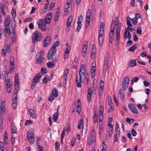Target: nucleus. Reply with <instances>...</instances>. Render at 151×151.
<instances>
[{"mask_svg": "<svg viewBox=\"0 0 151 151\" xmlns=\"http://www.w3.org/2000/svg\"><path fill=\"white\" fill-rule=\"evenodd\" d=\"M115 28L116 31V38L115 39L116 45H118L120 40V31L121 29V23L119 22V20L117 17L114 19V20L112 21L111 25V30L114 29V32Z\"/></svg>", "mask_w": 151, "mask_h": 151, "instance_id": "f257e3e1", "label": "nucleus"}, {"mask_svg": "<svg viewBox=\"0 0 151 151\" xmlns=\"http://www.w3.org/2000/svg\"><path fill=\"white\" fill-rule=\"evenodd\" d=\"M86 71V69L84 65H80V68L79 71V78L78 79V77L76 76V83L77 86L78 87H81V83L82 82L81 79H83L85 77V75Z\"/></svg>", "mask_w": 151, "mask_h": 151, "instance_id": "f03ea898", "label": "nucleus"}, {"mask_svg": "<svg viewBox=\"0 0 151 151\" xmlns=\"http://www.w3.org/2000/svg\"><path fill=\"white\" fill-rule=\"evenodd\" d=\"M60 43L59 41H56L54 43L53 45L51 47V50L48 52L47 56L48 59H51V58L55 54L56 52V47L59 45Z\"/></svg>", "mask_w": 151, "mask_h": 151, "instance_id": "7ed1b4c3", "label": "nucleus"}, {"mask_svg": "<svg viewBox=\"0 0 151 151\" xmlns=\"http://www.w3.org/2000/svg\"><path fill=\"white\" fill-rule=\"evenodd\" d=\"M42 38V34L38 32L37 31H35L32 36V42L34 44L37 41H39Z\"/></svg>", "mask_w": 151, "mask_h": 151, "instance_id": "20e7f679", "label": "nucleus"}, {"mask_svg": "<svg viewBox=\"0 0 151 151\" xmlns=\"http://www.w3.org/2000/svg\"><path fill=\"white\" fill-rule=\"evenodd\" d=\"M129 79L128 76H125L122 82V89L125 91L127 89L129 85Z\"/></svg>", "mask_w": 151, "mask_h": 151, "instance_id": "39448f33", "label": "nucleus"}, {"mask_svg": "<svg viewBox=\"0 0 151 151\" xmlns=\"http://www.w3.org/2000/svg\"><path fill=\"white\" fill-rule=\"evenodd\" d=\"M44 54L43 51H42L37 53L36 60L37 64H40L42 62L44 61Z\"/></svg>", "mask_w": 151, "mask_h": 151, "instance_id": "423d86ee", "label": "nucleus"}, {"mask_svg": "<svg viewBox=\"0 0 151 151\" xmlns=\"http://www.w3.org/2000/svg\"><path fill=\"white\" fill-rule=\"evenodd\" d=\"M104 32L103 29H100L99 32V45L100 46H102L103 45L104 40L103 35L104 34Z\"/></svg>", "mask_w": 151, "mask_h": 151, "instance_id": "0eeeda50", "label": "nucleus"}, {"mask_svg": "<svg viewBox=\"0 0 151 151\" xmlns=\"http://www.w3.org/2000/svg\"><path fill=\"white\" fill-rule=\"evenodd\" d=\"M35 136L34 134L32 132L28 131L27 133V138L29 142L31 144L34 143L35 141Z\"/></svg>", "mask_w": 151, "mask_h": 151, "instance_id": "6e6552de", "label": "nucleus"}, {"mask_svg": "<svg viewBox=\"0 0 151 151\" xmlns=\"http://www.w3.org/2000/svg\"><path fill=\"white\" fill-rule=\"evenodd\" d=\"M38 25L39 26V28L42 31H44L46 30L47 28L46 27V23L45 20L42 19L40 20L38 22Z\"/></svg>", "mask_w": 151, "mask_h": 151, "instance_id": "1a4fd4ad", "label": "nucleus"}, {"mask_svg": "<svg viewBox=\"0 0 151 151\" xmlns=\"http://www.w3.org/2000/svg\"><path fill=\"white\" fill-rule=\"evenodd\" d=\"M91 12L90 9H88V10L86 13V27L87 29L90 25V23L91 20Z\"/></svg>", "mask_w": 151, "mask_h": 151, "instance_id": "9d476101", "label": "nucleus"}, {"mask_svg": "<svg viewBox=\"0 0 151 151\" xmlns=\"http://www.w3.org/2000/svg\"><path fill=\"white\" fill-rule=\"evenodd\" d=\"M51 39L50 36H47L45 39L44 42L43 43V46L45 47L51 43Z\"/></svg>", "mask_w": 151, "mask_h": 151, "instance_id": "9b49d317", "label": "nucleus"}, {"mask_svg": "<svg viewBox=\"0 0 151 151\" xmlns=\"http://www.w3.org/2000/svg\"><path fill=\"white\" fill-rule=\"evenodd\" d=\"M73 21V17L71 16H70L68 19L67 22V27L66 30L67 32L70 29V27L71 25V23Z\"/></svg>", "mask_w": 151, "mask_h": 151, "instance_id": "f8f14e48", "label": "nucleus"}, {"mask_svg": "<svg viewBox=\"0 0 151 151\" xmlns=\"http://www.w3.org/2000/svg\"><path fill=\"white\" fill-rule=\"evenodd\" d=\"M87 45L88 42L87 41H85L83 43L82 52V54L83 57L84 56L86 53L87 49Z\"/></svg>", "mask_w": 151, "mask_h": 151, "instance_id": "ddd939ff", "label": "nucleus"}, {"mask_svg": "<svg viewBox=\"0 0 151 151\" xmlns=\"http://www.w3.org/2000/svg\"><path fill=\"white\" fill-rule=\"evenodd\" d=\"M42 75L41 73L37 74L36 76L34 78L33 81L36 83H38L39 81L40 78L42 76Z\"/></svg>", "mask_w": 151, "mask_h": 151, "instance_id": "4468645a", "label": "nucleus"}, {"mask_svg": "<svg viewBox=\"0 0 151 151\" xmlns=\"http://www.w3.org/2000/svg\"><path fill=\"white\" fill-rule=\"evenodd\" d=\"M114 29L111 30L110 32V35L109 37V42L111 43L114 39Z\"/></svg>", "mask_w": 151, "mask_h": 151, "instance_id": "2eb2a0df", "label": "nucleus"}, {"mask_svg": "<svg viewBox=\"0 0 151 151\" xmlns=\"http://www.w3.org/2000/svg\"><path fill=\"white\" fill-rule=\"evenodd\" d=\"M11 68L12 70L14 69L15 68V65L14 63V59L13 57L11 56L10 58V62Z\"/></svg>", "mask_w": 151, "mask_h": 151, "instance_id": "dca6fc26", "label": "nucleus"}, {"mask_svg": "<svg viewBox=\"0 0 151 151\" xmlns=\"http://www.w3.org/2000/svg\"><path fill=\"white\" fill-rule=\"evenodd\" d=\"M10 19L9 17L7 16L5 18V21L4 22V25L5 27H8L9 26Z\"/></svg>", "mask_w": 151, "mask_h": 151, "instance_id": "f3484780", "label": "nucleus"}, {"mask_svg": "<svg viewBox=\"0 0 151 151\" xmlns=\"http://www.w3.org/2000/svg\"><path fill=\"white\" fill-rule=\"evenodd\" d=\"M118 93L119 95L120 98L122 100L124 99V95L125 94L122 92V90L121 89H120L118 92Z\"/></svg>", "mask_w": 151, "mask_h": 151, "instance_id": "a211bd4d", "label": "nucleus"}, {"mask_svg": "<svg viewBox=\"0 0 151 151\" xmlns=\"http://www.w3.org/2000/svg\"><path fill=\"white\" fill-rule=\"evenodd\" d=\"M69 70L68 68H67L65 70L64 73L63 79L65 82L67 80L68 74V73Z\"/></svg>", "mask_w": 151, "mask_h": 151, "instance_id": "6ab92c4d", "label": "nucleus"}, {"mask_svg": "<svg viewBox=\"0 0 151 151\" xmlns=\"http://www.w3.org/2000/svg\"><path fill=\"white\" fill-rule=\"evenodd\" d=\"M91 88H89L88 91V94H87V97L89 99L88 100V101L89 102V100L91 98Z\"/></svg>", "mask_w": 151, "mask_h": 151, "instance_id": "aec40b11", "label": "nucleus"}, {"mask_svg": "<svg viewBox=\"0 0 151 151\" xmlns=\"http://www.w3.org/2000/svg\"><path fill=\"white\" fill-rule=\"evenodd\" d=\"M12 96V102H17V95L16 92L14 91Z\"/></svg>", "mask_w": 151, "mask_h": 151, "instance_id": "412c9836", "label": "nucleus"}, {"mask_svg": "<svg viewBox=\"0 0 151 151\" xmlns=\"http://www.w3.org/2000/svg\"><path fill=\"white\" fill-rule=\"evenodd\" d=\"M29 114L31 117L33 118H35L36 117V115L33 112L34 110L32 109H30L29 111Z\"/></svg>", "mask_w": 151, "mask_h": 151, "instance_id": "4be33fe9", "label": "nucleus"}, {"mask_svg": "<svg viewBox=\"0 0 151 151\" xmlns=\"http://www.w3.org/2000/svg\"><path fill=\"white\" fill-rule=\"evenodd\" d=\"M137 44H135V45L132 46L129 48V51L132 52H134L135 50L137 48Z\"/></svg>", "mask_w": 151, "mask_h": 151, "instance_id": "5701e85b", "label": "nucleus"}, {"mask_svg": "<svg viewBox=\"0 0 151 151\" xmlns=\"http://www.w3.org/2000/svg\"><path fill=\"white\" fill-rule=\"evenodd\" d=\"M60 15V12L57 11L56 13H55L54 15V18L55 19V22H57L58 19V17Z\"/></svg>", "mask_w": 151, "mask_h": 151, "instance_id": "b1692460", "label": "nucleus"}, {"mask_svg": "<svg viewBox=\"0 0 151 151\" xmlns=\"http://www.w3.org/2000/svg\"><path fill=\"white\" fill-rule=\"evenodd\" d=\"M4 30L5 35L7 33L10 34L11 33V31L9 27H5V29H4Z\"/></svg>", "mask_w": 151, "mask_h": 151, "instance_id": "393cba45", "label": "nucleus"}, {"mask_svg": "<svg viewBox=\"0 0 151 151\" xmlns=\"http://www.w3.org/2000/svg\"><path fill=\"white\" fill-rule=\"evenodd\" d=\"M66 49L65 51V53L67 54H68L69 52L70 49V46L68 43L66 44Z\"/></svg>", "mask_w": 151, "mask_h": 151, "instance_id": "a878e982", "label": "nucleus"}, {"mask_svg": "<svg viewBox=\"0 0 151 151\" xmlns=\"http://www.w3.org/2000/svg\"><path fill=\"white\" fill-rule=\"evenodd\" d=\"M52 93L54 96L55 97H57L58 95V92L57 89L55 88H54L53 89Z\"/></svg>", "mask_w": 151, "mask_h": 151, "instance_id": "bb28decb", "label": "nucleus"}, {"mask_svg": "<svg viewBox=\"0 0 151 151\" xmlns=\"http://www.w3.org/2000/svg\"><path fill=\"white\" fill-rule=\"evenodd\" d=\"M129 65L130 66L133 67L136 65V62L135 60H132L129 61Z\"/></svg>", "mask_w": 151, "mask_h": 151, "instance_id": "cd10ccee", "label": "nucleus"}, {"mask_svg": "<svg viewBox=\"0 0 151 151\" xmlns=\"http://www.w3.org/2000/svg\"><path fill=\"white\" fill-rule=\"evenodd\" d=\"M58 113L55 112L53 116V121L55 122H56L58 120Z\"/></svg>", "mask_w": 151, "mask_h": 151, "instance_id": "c85d7f7f", "label": "nucleus"}, {"mask_svg": "<svg viewBox=\"0 0 151 151\" xmlns=\"http://www.w3.org/2000/svg\"><path fill=\"white\" fill-rule=\"evenodd\" d=\"M15 84H19V77L18 76V74L17 73H16L15 74Z\"/></svg>", "mask_w": 151, "mask_h": 151, "instance_id": "c756f323", "label": "nucleus"}, {"mask_svg": "<svg viewBox=\"0 0 151 151\" xmlns=\"http://www.w3.org/2000/svg\"><path fill=\"white\" fill-rule=\"evenodd\" d=\"M12 134L16 133L17 132V129L16 128L14 125L12 124Z\"/></svg>", "mask_w": 151, "mask_h": 151, "instance_id": "7c9ffc66", "label": "nucleus"}, {"mask_svg": "<svg viewBox=\"0 0 151 151\" xmlns=\"http://www.w3.org/2000/svg\"><path fill=\"white\" fill-rule=\"evenodd\" d=\"M83 120L82 119L79 120L78 123V128L79 129L81 128L83 124Z\"/></svg>", "mask_w": 151, "mask_h": 151, "instance_id": "2f4dec72", "label": "nucleus"}, {"mask_svg": "<svg viewBox=\"0 0 151 151\" xmlns=\"http://www.w3.org/2000/svg\"><path fill=\"white\" fill-rule=\"evenodd\" d=\"M47 71L46 68H42L41 69L40 72L39 73H41V74H42V73L45 74L47 73Z\"/></svg>", "mask_w": 151, "mask_h": 151, "instance_id": "473e14b6", "label": "nucleus"}, {"mask_svg": "<svg viewBox=\"0 0 151 151\" xmlns=\"http://www.w3.org/2000/svg\"><path fill=\"white\" fill-rule=\"evenodd\" d=\"M47 65L48 68H51L54 66V63L51 62L47 63Z\"/></svg>", "mask_w": 151, "mask_h": 151, "instance_id": "72a5a7b5", "label": "nucleus"}, {"mask_svg": "<svg viewBox=\"0 0 151 151\" xmlns=\"http://www.w3.org/2000/svg\"><path fill=\"white\" fill-rule=\"evenodd\" d=\"M102 149L101 150V151H106L107 148L106 145L105 144V142H102Z\"/></svg>", "mask_w": 151, "mask_h": 151, "instance_id": "f704fd0d", "label": "nucleus"}, {"mask_svg": "<svg viewBox=\"0 0 151 151\" xmlns=\"http://www.w3.org/2000/svg\"><path fill=\"white\" fill-rule=\"evenodd\" d=\"M126 121L127 122H128L129 124H132L133 122L135 121L133 119H130L129 118H127L126 119Z\"/></svg>", "mask_w": 151, "mask_h": 151, "instance_id": "c9c22d12", "label": "nucleus"}, {"mask_svg": "<svg viewBox=\"0 0 151 151\" xmlns=\"http://www.w3.org/2000/svg\"><path fill=\"white\" fill-rule=\"evenodd\" d=\"M127 25L129 26L132 27V26L130 22L131 21L130 20V18L129 17H127Z\"/></svg>", "mask_w": 151, "mask_h": 151, "instance_id": "e433bc0d", "label": "nucleus"}, {"mask_svg": "<svg viewBox=\"0 0 151 151\" xmlns=\"http://www.w3.org/2000/svg\"><path fill=\"white\" fill-rule=\"evenodd\" d=\"M70 4L66 3L64 6V10L65 12H66L67 11L69 8L70 7Z\"/></svg>", "mask_w": 151, "mask_h": 151, "instance_id": "4c0bfd02", "label": "nucleus"}, {"mask_svg": "<svg viewBox=\"0 0 151 151\" xmlns=\"http://www.w3.org/2000/svg\"><path fill=\"white\" fill-rule=\"evenodd\" d=\"M95 137H92V136H90L88 140L89 141V143L91 144L92 143L93 141L95 140Z\"/></svg>", "mask_w": 151, "mask_h": 151, "instance_id": "58836bf2", "label": "nucleus"}, {"mask_svg": "<svg viewBox=\"0 0 151 151\" xmlns=\"http://www.w3.org/2000/svg\"><path fill=\"white\" fill-rule=\"evenodd\" d=\"M113 131V129L112 128H109L108 131V132L109 134V137H111Z\"/></svg>", "mask_w": 151, "mask_h": 151, "instance_id": "ea45409f", "label": "nucleus"}, {"mask_svg": "<svg viewBox=\"0 0 151 151\" xmlns=\"http://www.w3.org/2000/svg\"><path fill=\"white\" fill-rule=\"evenodd\" d=\"M60 144L59 142H56L55 143V151H58L59 150V147H60Z\"/></svg>", "mask_w": 151, "mask_h": 151, "instance_id": "a19ab883", "label": "nucleus"}, {"mask_svg": "<svg viewBox=\"0 0 151 151\" xmlns=\"http://www.w3.org/2000/svg\"><path fill=\"white\" fill-rule=\"evenodd\" d=\"M5 110V107H3L2 108L0 107V116L4 114Z\"/></svg>", "mask_w": 151, "mask_h": 151, "instance_id": "79ce46f5", "label": "nucleus"}, {"mask_svg": "<svg viewBox=\"0 0 151 151\" xmlns=\"http://www.w3.org/2000/svg\"><path fill=\"white\" fill-rule=\"evenodd\" d=\"M54 99V97L52 94H50L48 98V100L50 102H52Z\"/></svg>", "mask_w": 151, "mask_h": 151, "instance_id": "37998d69", "label": "nucleus"}, {"mask_svg": "<svg viewBox=\"0 0 151 151\" xmlns=\"http://www.w3.org/2000/svg\"><path fill=\"white\" fill-rule=\"evenodd\" d=\"M83 19V17L82 15L80 16L78 18L77 23L80 24L81 23Z\"/></svg>", "mask_w": 151, "mask_h": 151, "instance_id": "c03bdc74", "label": "nucleus"}, {"mask_svg": "<svg viewBox=\"0 0 151 151\" xmlns=\"http://www.w3.org/2000/svg\"><path fill=\"white\" fill-rule=\"evenodd\" d=\"M96 133L95 132L94 130V129H92L90 133V136H92V137H95Z\"/></svg>", "mask_w": 151, "mask_h": 151, "instance_id": "a18cd8bd", "label": "nucleus"}, {"mask_svg": "<svg viewBox=\"0 0 151 151\" xmlns=\"http://www.w3.org/2000/svg\"><path fill=\"white\" fill-rule=\"evenodd\" d=\"M82 25L81 23L78 24V26L76 29V31L77 32H78L80 31L82 27Z\"/></svg>", "mask_w": 151, "mask_h": 151, "instance_id": "49530a36", "label": "nucleus"}, {"mask_svg": "<svg viewBox=\"0 0 151 151\" xmlns=\"http://www.w3.org/2000/svg\"><path fill=\"white\" fill-rule=\"evenodd\" d=\"M131 111L134 114H137L138 113V111L137 109L134 106L133 109H132Z\"/></svg>", "mask_w": 151, "mask_h": 151, "instance_id": "de8ad7c7", "label": "nucleus"}, {"mask_svg": "<svg viewBox=\"0 0 151 151\" xmlns=\"http://www.w3.org/2000/svg\"><path fill=\"white\" fill-rule=\"evenodd\" d=\"M97 85L96 84H95L94 83H93L92 84V92H93L94 91H95L96 90V89H97Z\"/></svg>", "mask_w": 151, "mask_h": 151, "instance_id": "09e8293b", "label": "nucleus"}, {"mask_svg": "<svg viewBox=\"0 0 151 151\" xmlns=\"http://www.w3.org/2000/svg\"><path fill=\"white\" fill-rule=\"evenodd\" d=\"M103 67L104 68L105 70H106L109 67V64H108V63H106V62H104Z\"/></svg>", "mask_w": 151, "mask_h": 151, "instance_id": "8fccbe9b", "label": "nucleus"}, {"mask_svg": "<svg viewBox=\"0 0 151 151\" xmlns=\"http://www.w3.org/2000/svg\"><path fill=\"white\" fill-rule=\"evenodd\" d=\"M137 33L139 35H140L142 33V28L139 27L137 29Z\"/></svg>", "mask_w": 151, "mask_h": 151, "instance_id": "3c124183", "label": "nucleus"}, {"mask_svg": "<svg viewBox=\"0 0 151 151\" xmlns=\"http://www.w3.org/2000/svg\"><path fill=\"white\" fill-rule=\"evenodd\" d=\"M45 23L49 24L51 22V18L48 17L45 19Z\"/></svg>", "mask_w": 151, "mask_h": 151, "instance_id": "603ef678", "label": "nucleus"}, {"mask_svg": "<svg viewBox=\"0 0 151 151\" xmlns=\"http://www.w3.org/2000/svg\"><path fill=\"white\" fill-rule=\"evenodd\" d=\"M65 131L66 130L65 129H64L61 134V138L62 139V141H63L64 137L65 135Z\"/></svg>", "mask_w": 151, "mask_h": 151, "instance_id": "864d4df0", "label": "nucleus"}, {"mask_svg": "<svg viewBox=\"0 0 151 151\" xmlns=\"http://www.w3.org/2000/svg\"><path fill=\"white\" fill-rule=\"evenodd\" d=\"M137 19L134 18L132 19V22L133 25H135L137 23Z\"/></svg>", "mask_w": 151, "mask_h": 151, "instance_id": "5fc2aeb1", "label": "nucleus"}, {"mask_svg": "<svg viewBox=\"0 0 151 151\" xmlns=\"http://www.w3.org/2000/svg\"><path fill=\"white\" fill-rule=\"evenodd\" d=\"M131 133L132 135L133 136H135L137 134V132L135 131L134 129H132L131 130Z\"/></svg>", "mask_w": 151, "mask_h": 151, "instance_id": "6e6d98bb", "label": "nucleus"}, {"mask_svg": "<svg viewBox=\"0 0 151 151\" xmlns=\"http://www.w3.org/2000/svg\"><path fill=\"white\" fill-rule=\"evenodd\" d=\"M11 14L13 18V19H15L16 16L15 11H14L13 10H12V11Z\"/></svg>", "mask_w": 151, "mask_h": 151, "instance_id": "4d7b16f0", "label": "nucleus"}, {"mask_svg": "<svg viewBox=\"0 0 151 151\" xmlns=\"http://www.w3.org/2000/svg\"><path fill=\"white\" fill-rule=\"evenodd\" d=\"M12 42L14 43L16 41V36L15 35H14L12 38Z\"/></svg>", "mask_w": 151, "mask_h": 151, "instance_id": "13d9d810", "label": "nucleus"}, {"mask_svg": "<svg viewBox=\"0 0 151 151\" xmlns=\"http://www.w3.org/2000/svg\"><path fill=\"white\" fill-rule=\"evenodd\" d=\"M50 80V79L46 78H44L43 79V83L44 84H46L47 83L48 81Z\"/></svg>", "mask_w": 151, "mask_h": 151, "instance_id": "bf43d9fd", "label": "nucleus"}, {"mask_svg": "<svg viewBox=\"0 0 151 151\" xmlns=\"http://www.w3.org/2000/svg\"><path fill=\"white\" fill-rule=\"evenodd\" d=\"M134 106L132 104H131L129 105L128 108L131 111H132V109H134Z\"/></svg>", "mask_w": 151, "mask_h": 151, "instance_id": "052dcab7", "label": "nucleus"}, {"mask_svg": "<svg viewBox=\"0 0 151 151\" xmlns=\"http://www.w3.org/2000/svg\"><path fill=\"white\" fill-rule=\"evenodd\" d=\"M7 52V50H6L5 49H2V52H1V55L2 56L4 57H5L6 55V54Z\"/></svg>", "mask_w": 151, "mask_h": 151, "instance_id": "680f3d73", "label": "nucleus"}, {"mask_svg": "<svg viewBox=\"0 0 151 151\" xmlns=\"http://www.w3.org/2000/svg\"><path fill=\"white\" fill-rule=\"evenodd\" d=\"M96 68L95 66H93V68H91V74H95Z\"/></svg>", "mask_w": 151, "mask_h": 151, "instance_id": "e2e57ef3", "label": "nucleus"}, {"mask_svg": "<svg viewBox=\"0 0 151 151\" xmlns=\"http://www.w3.org/2000/svg\"><path fill=\"white\" fill-rule=\"evenodd\" d=\"M104 82L103 81L101 80L100 84V88H104Z\"/></svg>", "mask_w": 151, "mask_h": 151, "instance_id": "0e129e2a", "label": "nucleus"}, {"mask_svg": "<svg viewBox=\"0 0 151 151\" xmlns=\"http://www.w3.org/2000/svg\"><path fill=\"white\" fill-rule=\"evenodd\" d=\"M75 143V138H73L71 140V145L72 147H73Z\"/></svg>", "mask_w": 151, "mask_h": 151, "instance_id": "69168bd1", "label": "nucleus"}, {"mask_svg": "<svg viewBox=\"0 0 151 151\" xmlns=\"http://www.w3.org/2000/svg\"><path fill=\"white\" fill-rule=\"evenodd\" d=\"M119 134L118 135V134H116L114 135V139L115 141V142H117L118 141V137H119Z\"/></svg>", "mask_w": 151, "mask_h": 151, "instance_id": "338daca9", "label": "nucleus"}, {"mask_svg": "<svg viewBox=\"0 0 151 151\" xmlns=\"http://www.w3.org/2000/svg\"><path fill=\"white\" fill-rule=\"evenodd\" d=\"M17 105V102H12V106L13 108H16Z\"/></svg>", "mask_w": 151, "mask_h": 151, "instance_id": "774afa93", "label": "nucleus"}]
</instances>
